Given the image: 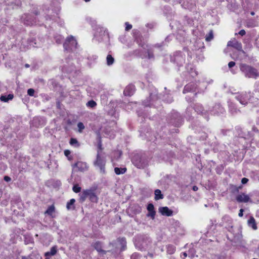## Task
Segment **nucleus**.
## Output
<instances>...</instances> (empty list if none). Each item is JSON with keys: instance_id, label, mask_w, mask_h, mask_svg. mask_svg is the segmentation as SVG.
<instances>
[{"instance_id": "nucleus-1", "label": "nucleus", "mask_w": 259, "mask_h": 259, "mask_svg": "<svg viewBox=\"0 0 259 259\" xmlns=\"http://www.w3.org/2000/svg\"><path fill=\"white\" fill-rule=\"evenodd\" d=\"M134 243L137 248L142 250L149 246L151 243V240L147 235H138L135 237Z\"/></svg>"}, {"instance_id": "nucleus-2", "label": "nucleus", "mask_w": 259, "mask_h": 259, "mask_svg": "<svg viewBox=\"0 0 259 259\" xmlns=\"http://www.w3.org/2000/svg\"><path fill=\"white\" fill-rule=\"evenodd\" d=\"M108 39L109 35L107 29L103 27L98 26L94 34V40L100 42L107 40Z\"/></svg>"}, {"instance_id": "nucleus-3", "label": "nucleus", "mask_w": 259, "mask_h": 259, "mask_svg": "<svg viewBox=\"0 0 259 259\" xmlns=\"http://www.w3.org/2000/svg\"><path fill=\"white\" fill-rule=\"evenodd\" d=\"M95 190V189L92 188L83 190L79 194L80 200L81 202H83L87 198H89L92 202H97L98 198Z\"/></svg>"}, {"instance_id": "nucleus-4", "label": "nucleus", "mask_w": 259, "mask_h": 259, "mask_svg": "<svg viewBox=\"0 0 259 259\" xmlns=\"http://www.w3.org/2000/svg\"><path fill=\"white\" fill-rule=\"evenodd\" d=\"M240 69L245 76L249 78H255L258 75L255 68L245 64H241Z\"/></svg>"}, {"instance_id": "nucleus-5", "label": "nucleus", "mask_w": 259, "mask_h": 259, "mask_svg": "<svg viewBox=\"0 0 259 259\" xmlns=\"http://www.w3.org/2000/svg\"><path fill=\"white\" fill-rule=\"evenodd\" d=\"M132 162L137 168H144L148 166L149 161L145 156L137 155L133 157Z\"/></svg>"}, {"instance_id": "nucleus-6", "label": "nucleus", "mask_w": 259, "mask_h": 259, "mask_svg": "<svg viewBox=\"0 0 259 259\" xmlns=\"http://www.w3.org/2000/svg\"><path fill=\"white\" fill-rule=\"evenodd\" d=\"M77 43L75 38L72 35L67 37L63 44L64 49L66 51H73L77 48Z\"/></svg>"}, {"instance_id": "nucleus-7", "label": "nucleus", "mask_w": 259, "mask_h": 259, "mask_svg": "<svg viewBox=\"0 0 259 259\" xmlns=\"http://www.w3.org/2000/svg\"><path fill=\"white\" fill-rule=\"evenodd\" d=\"M106 159L105 157L102 156L99 151H98V153L96 157V160L94 161V164L95 166L98 167L100 170V172L102 174L105 173V166Z\"/></svg>"}, {"instance_id": "nucleus-8", "label": "nucleus", "mask_w": 259, "mask_h": 259, "mask_svg": "<svg viewBox=\"0 0 259 259\" xmlns=\"http://www.w3.org/2000/svg\"><path fill=\"white\" fill-rule=\"evenodd\" d=\"M251 93L249 92H242L236 94L235 98L240 103V104L245 105L248 103V102L251 97Z\"/></svg>"}, {"instance_id": "nucleus-9", "label": "nucleus", "mask_w": 259, "mask_h": 259, "mask_svg": "<svg viewBox=\"0 0 259 259\" xmlns=\"http://www.w3.org/2000/svg\"><path fill=\"white\" fill-rule=\"evenodd\" d=\"M171 61L177 64L178 66H182L185 62V54L180 51L176 52L171 58Z\"/></svg>"}, {"instance_id": "nucleus-10", "label": "nucleus", "mask_w": 259, "mask_h": 259, "mask_svg": "<svg viewBox=\"0 0 259 259\" xmlns=\"http://www.w3.org/2000/svg\"><path fill=\"white\" fill-rule=\"evenodd\" d=\"M21 20L24 24L26 25H32L38 24L35 20V19L32 18V17L30 14H24L21 17Z\"/></svg>"}, {"instance_id": "nucleus-11", "label": "nucleus", "mask_w": 259, "mask_h": 259, "mask_svg": "<svg viewBox=\"0 0 259 259\" xmlns=\"http://www.w3.org/2000/svg\"><path fill=\"white\" fill-rule=\"evenodd\" d=\"M142 47L143 49V52L145 53V54L144 55V58H147L149 59L154 58V55L153 54V51L151 47L147 44H143L142 46Z\"/></svg>"}, {"instance_id": "nucleus-12", "label": "nucleus", "mask_w": 259, "mask_h": 259, "mask_svg": "<svg viewBox=\"0 0 259 259\" xmlns=\"http://www.w3.org/2000/svg\"><path fill=\"white\" fill-rule=\"evenodd\" d=\"M73 167L77 168L78 171L84 172L88 169L89 166L86 162L78 161L73 165Z\"/></svg>"}, {"instance_id": "nucleus-13", "label": "nucleus", "mask_w": 259, "mask_h": 259, "mask_svg": "<svg viewBox=\"0 0 259 259\" xmlns=\"http://www.w3.org/2000/svg\"><path fill=\"white\" fill-rule=\"evenodd\" d=\"M150 99H147V100L143 101V104L144 106H155L154 105V101L158 99V97L156 95L151 94L149 97Z\"/></svg>"}, {"instance_id": "nucleus-14", "label": "nucleus", "mask_w": 259, "mask_h": 259, "mask_svg": "<svg viewBox=\"0 0 259 259\" xmlns=\"http://www.w3.org/2000/svg\"><path fill=\"white\" fill-rule=\"evenodd\" d=\"M159 212L162 215L166 217H170L173 214V211L167 206L160 207Z\"/></svg>"}, {"instance_id": "nucleus-15", "label": "nucleus", "mask_w": 259, "mask_h": 259, "mask_svg": "<svg viewBox=\"0 0 259 259\" xmlns=\"http://www.w3.org/2000/svg\"><path fill=\"white\" fill-rule=\"evenodd\" d=\"M229 110L230 113L233 115L237 114L240 112V110L236 107L235 104L232 102H228Z\"/></svg>"}, {"instance_id": "nucleus-16", "label": "nucleus", "mask_w": 259, "mask_h": 259, "mask_svg": "<svg viewBox=\"0 0 259 259\" xmlns=\"http://www.w3.org/2000/svg\"><path fill=\"white\" fill-rule=\"evenodd\" d=\"M236 199L238 202L246 203L250 201V197L248 195L245 193H241L236 196Z\"/></svg>"}, {"instance_id": "nucleus-17", "label": "nucleus", "mask_w": 259, "mask_h": 259, "mask_svg": "<svg viewBox=\"0 0 259 259\" xmlns=\"http://www.w3.org/2000/svg\"><path fill=\"white\" fill-rule=\"evenodd\" d=\"M227 46L228 47H233L238 51H242L241 44L236 40L229 41L228 42Z\"/></svg>"}, {"instance_id": "nucleus-18", "label": "nucleus", "mask_w": 259, "mask_h": 259, "mask_svg": "<svg viewBox=\"0 0 259 259\" xmlns=\"http://www.w3.org/2000/svg\"><path fill=\"white\" fill-rule=\"evenodd\" d=\"M196 88V85L195 83L190 82L185 86L183 92L184 94H186L188 92L195 91Z\"/></svg>"}, {"instance_id": "nucleus-19", "label": "nucleus", "mask_w": 259, "mask_h": 259, "mask_svg": "<svg viewBox=\"0 0 259 259\" xmlns=\"http://www.w3.org/2000/svg\"><path fill=\"white\" fill-rule=\"evenodd\" d=\"M135 91V86L133 84H130L125 88L123 93L125 96H131L134 94Z\"/></svg>"}, {"instance_id": "nucleus-20", "label": "nucleus", "mask_w": 259, "mask_h": 259, "mask_svg": "<svg viewBox=\"0 0 259 259\" xmlns=\"http://www.w3.org/2000/svg\"><path fill=\"white\" fill-rule=\"evenodd\" d=\"M147 209L148 211L147 216L150 217L153 220L155 218L156 213L154 210V205L152 203H150L148 205Z\"/></svg>"}, {"instance_id": "nucleus-21", "label": "nucleus", "mask_w": 259, "mask_h": 259, "mask_svg": "<svg viewBox=\"0 0 259 259\" xmlns=\"http://www.w3.org/2000/svg\"><path fill=\"white\" fill-rule=\"evenodd\" d=\"M225 110L224 108L220 104H218L215 105V106L213 107V109L210 111L212 114H219L220 113H223L224 112Z\"/></svg>"}, {"instance_id": "nucleus-22", "label": "nucleus", "mask_w": 259, "mask_h": 259, "mask_svg": "<svg viewBox=\"0 0 259 259\" xmlns=\"http://www.w3.org/2000/svg\"><path fill=\"white\" fill-rule=\"evenodd\" d=\"M95 249L100 254H104L106 253V251L102 249V243L100 242H96L94 245Z\"/></svg>"}, {"instance_id": "nucleus-23", "label": "nucleus", "mask_w": 259, "mask_h": 259, "mask_svg": "<svg viewBox=\"0 0 259 259\" xmlns=\"http://www.w3.org/2000/svg\"><path fill=\"white\" fill-rule=\"evenodd\" d=\"M195 111L198 114H205L206 111L203 109V108L202 106V105L200 104H196L193 107Z\"/></svg>"}, {"instance_id": "nucleus-24", "label": "nucleus", "mask_w": 259, "mask_h": 259, "mask_svg": "<svg viewBox=\"0 0 259 259\" xmlns=\"http://www.w3.org/2000/svg\"><path fill=\"white\" fill-rule=\"evenodd\" d=\"M14 95L13 94H9L8 95H3L0 97L1 101L4 102H7L9 100H11L13 99Z\"/></svg>"}, {"instance_id": "nucleus-25", "label": "nucleus", "mask_w": 259, "mask_h": 259, "mask_svg": "<svg viewBox=\"0 0 259 259\" xmlns=\"http://www.w3.org/2000/svg\"><path fill=\"white\" fill-rule=\"evenodd\" d=\"M55 207L54 205H52L48 208L47 210L45 211V214L50 215L52 218H54V217L53 216V213L55 212Z\"/></svg>"}, {"instance_id": "nucleus-26", "label": "nucleus", "mask_w": 259, "mask_h": 259, "mask_svg": "<svg viewBox=\"0 0 259 259\" xmlns=\"http://www.w3.org/2000/svg\"><path fill=\"white\" fill-rule=\"evenodd\" d=\"M75 200L73 198L70 199L69 201L67 203L66 207L68 210H73L75 208L74 203Z\"/></svg>"}, {"instance_id": "nucleus-27", "label": "nucleus", "mask_w": 259, "mask_h": 259, "mask_svg": "<svg viewBox=\"0 0 259 259\" xmlns=\"http://www.w3.org/2000/svg\"><path fill=\"white\" fill-rule=\"evenodd\" d=\"M115 62L114 58L111 55L108 54L106 57V64L108 66H110L112 65Z\"/></svg>"}, {"instance_id": "nucleus-28", "label": "nucleus", "mask_w": 259, "mask_h": 259, "mask_svg": "<svg viewBox=\"0 0 259 259\" xmlns=\"http://www.w3.org/2000/svg\"><path fill=\"white\" fill-rule=\"evenodd\" d=\"M248 225L252 227L253 230L257 229V226L255 223V219L253 217H251L248 221Z\"/></svg>"}, {"instance_id": "nucleus-29", "label": "nucleus", "mask_w": 259, "mask_h": 259, "mask_svg": "<svg viewBox=\"0 0 259 259\" xmlns=\"http://www.w3.org/2000/svg\"><path fill=\"white\" fill-rule=\"evenodd\" d=\"M155 199L158 200L163 198V195L162 194L161 192L159 189H156L154 192Z\"/></svg>"}, {"instance_id": "nucleus-30", "label": "nucleus", "mask_w": 259, "mask_h": 259, "mask_svg": "<svg viewBox=\"0 0 259 259\" xmlns=\"http://www.w3.org/2000/svg\"><path fill=\"white\" fill-rule=\"evenodd\" d=\"M176 251V247L171 244L166 246V251L169 254H172Z\"/></svg>"}, {"instance_id": "nucleus-31", "label": "nucleus", "mask_w": 259, "mask_h": 259, "mask_svg": "<svg viewBox=\"0 0 259 259\" xmlns=\"http://www.w3.org/2000/svg\"><path fill=\"white\" fill-rule=\"evenodd\" d=\"M57 252V248L55 246H53L51 248L50 251H48L45 253V256L47 257L49 256L54 255ZM46 259H47L46 258Z\"/></svg>"}, {"instance_id": "nucleus-32", "label": "nucleus", "mask_w": 259, "mask_h": 259, "mask_svg": "<svg viewBox=\"0 0 259 259\" xmlns=\"http://www.w3.org/2000/svg\"><path fill=\"white\" fill-rule=\"evenodd\" d=\"M126 171V168H119V167H115L114 168V171L116 175H121L124 174Z\"/></svg>"}, {"instance_id": "nucleus-33", "label": "nucleus", "mask_w": 259, "mask_h": 259, "mask_svg": "<svg viewBox=\"0 0 259 259\" xmlns=\"http://www.w3.org/2000/svg\"><path fill=\"white\" fill-rule=\"evenodd\" d=\"M70 144L75 147H78L79 146L77 140L76 139L71 138L70 140Z\"/></svg>"}, {"instance_id": "nucleus-34", "label": "nucleus", "mask_w": 259, "mask_h": 259, "mask_svg": "<svg viewBox=\"0 0 259 259\" xmlns=\"http://www.w3.org/2000/svg\"><path fill=\"white\" fill-rule=\"evenodd\" d=\"M118 241L120 242V244L121 245V246H122L121 249L122 250H124V247L126 246V243L125 239L124 238H119Z\"/></svg>"}, {"instance_id": "nucleus-35", "label": "nucleus", "mask_w": 259, "mask_h": 259, "mask_svg": "<svg viewBox=\"0 0 259 259\" xmlns=\"http://www.w3.org/2000/svg\"><path fill=\"white\" fill-rule=\"evenodd\" d=\"M222 220L228 224V225L231 224L232 220L229 215H225L223 217Z\"/></svg>"}, {"instance_id": "nucleus-36", "label": "nucleus", "mask_w": 259, "mask_h": 259, "mask_svg": "<svg viewBox=\"0 0 259 259\" xmlns=\"http://www.w3.org/2000/svg\"><path fill=\"white\" fill-rule=\"evenodd\" d=\"M81 189V187L78 184L74 185L72 188V190L74 192L76 193L80 192Z\"/></svg>"}, {"instance_id": "nucleus-37", "label": "nucleus", "mask_w": 259, "mask_h": 259, "mask_svg": "<svg viewBox=\"0 0 259 259\" xmlns=\"http://www.w3.org/2000/svg\"><path fill=\"white\" fill-rule=\"evenodd\" d=\"M97 104L96 102H95L93 100H91L88 102L87 103V105L88 107H91V108H94L96 106Z\"/></svg>"}, {"instance_id": "nucleus-38", "label": "nucleus", "mask_w": 259, "mask_h": 259, "mask_svg": "<svg viewBox=\"0 0 259 259\" xmlns=\"http://www.w3.org/2000/svg\"><path fill=\"white\" fill-rule=\"evenodd\" d=\"M213 38V32L212 30L210 31L208 34L206 36L205 40L207 41H210Z\"/></svg>"}, {"instance_id": "nucleus-39", "label": "nucleus", "mask_w": 259, "mask_h": 259, "mask_svg": "<svg viewBox=\"0 0 259 259\" xmlns=\"http://www.w3.org/2000/svg\"><path fill=\"white\" fill-rule=\"evenodd\" d=\"M55 40H56V42L58 44H60L62 42V41H63V37L61 35H57L55 37Z\"/></svg>"}, {"instance_id": "nucleus-40", "label": "nucleus", "mask_w": 259, "mask_h": 259, "mask_svg": "<svg viewBox=\"0 0 259 259\" xmlns=\"http://www.w3.org/2000/svg\"><path fill=\"white\" fill-rule=\"evenodd\" d=\"M29 45L30 46H32L33 47H37V46H35L36 45V39L35 38H31L29 40Z\"/></svg>"}, {"instance_id": "nucleus-41", "label": "nucleus", "mask_w": 259, "mask_h": 259, "mask_svg": "<svg viewBox=\"0 0 259 259\" xmlns=\"http://www.w3.org/2000/svg\"><path fill=\"white\" fill-rule=\"evenodd\" d=\"M246 25L248 27H254L256 25L255 24L254 21H253V20H249L247 22Z\"/></svg>"}, {"instance_id": "nucleus-42", "label": "nucleus", "mask_w": 259, "mask_h": 259, "mask_svg": "<svg viewBox=\"0 0 259 259\" xmlns=\"http://www.w3.org/2000/svg\"><path fill=\"white\" fill-rule=\"evenodd\" d=\"M77 127L78 128V131L79 132H81L82 131L84 128V126L83 124L81 122L78 123Z\"/></svg>"}, {"instance_id": "nucleus-43", "label": "nucleus", "mask_w": 259, "mask_h": 259, "mask_svg": "<svg viewBox=\"0 0 259 259\" xmlns=\"http://www.w3.org/2000/svg\"><path fill=\"white\" fill-rule=\"evenodd\" d=\"M131 259H140V254L138 253H134L131 256Z\"/></svg>"}, {"instance_id": "nucleus-44", "label": "nucleus", "mask_w": 259, "mask_h": 259, "mask_svg": "<svg viewBox=\"0 0 259 259\" xmlns=\"http://www.w3.org/2000/svg\"><path fill=\"white\" fill-rule=\"evenodd\" d=\"M125 30L126 31H129L130 29L132 28V25L130 24H129L128 22H126L125 23Z\"/></svg>"}, {"instance_id": "nucleus-45", "label": "nucleus", "mask_w": 259, "mask_h": 259, "mask_svg": "<svg viewBox=\"0 0 259 259\" xmlns=\"http://www.w3.org/2000/svg\"><path fill=\"white\" fill-rule=\"evenodd\" d=\"M27 94L30 96H33L34 94V90L32 89H29L27 91Z\"/></svg>"}, {"instance_id": "nucleus-46", "label": "nucleus", "mask_w": 259, "mask_h": 259, "mask_svg": "<svg viewBox=\"0 0 259 259\" xmlns=\"http://www.w3.org/2000/svg\"><path fill=\"white\" fill-rule=\"evenodd\" d=\"M235 65V63L233 61H231L228 63V67L231 68L234 66Z\"/></svg>"}, {"instance_id": "nucleus-47", "label": "nucleus", "mask_w": 259, "mask_h": 259, "mask_svg": "<svg viewBox=\"0 0 259 259\" xmlns=\"http://www.w3.org/2000/svg\"><path fill=\"white\" fill-rule=\"evenodd\" d=\"M248 179L246 178H243L241 180V183L243 184H246L248 182Z\"/></svg>"}, {"instance_id": "nucleus-48", "label": "nucleus", "mask_w": 259, "mask_h": 259, "mask_svg": "<svg viewBox=\"0 0 259 259\" xmlns=\"http://www.w3.org/2000/svg\"><path fill=\"white\" fill-rule=\"evenodd\" d=\"M246 32L244 29L241 30L239 32L238 34H240L241 36H243L245 34Z\"/></svg>"}, {"instance_id": "nucleus-49", "label": "nucleus", "mask_w": 259, "mask_h": 259, "mask_svg": "<svg viewBox=\"0 0 259 259\" xmlns=\"http://www.w3.org/2000/svg\"><path fill=\"white\" fill-rule=\"evenodd\" d=\"M4 180L6 182H10L11 180V179L9 176H5L4 178Z\"/></svg>"}, {"instance_id": "nucleus-50", "label": "nucleus", "mask_w": 259, "mask_h": 259, "mask_svg": "<svg viewBox=\"0 0 259 259\" xmlns=\"http://www.w3.org/2000/svg\"><path fill=\"white\" fill-rule=\"evenodd\" d=\"M98 148L99 149V150L100 151H101L102 150V143H101V141L100 139V140L99 141V143H98Z\"/></svg>"}, {"instance_id": "nucleus-51", "label": "nucleus", "mask_w": 259, "mask_h": 259, "mask_svg": "<svg viewBox=\"0 0 259 259\" xmlns=\"http://www.w3.org/2000/svg\"><path fill=\"white\" fill-rule=\"evenodd\" d=\"M187 256V253L185 252L182 253V254L181 255V257L183 259L185 258Z\"/></svg>"}, {"instance_id": "nucleus-52", "label": "nucleus", "mask_w": 259, "mask_h": 259, "mask_svg": "<svg viewBox=\"0 0 259 259\" xmlns=\"http://www.w3.org/2000/svg\"><path fill=\"white\" fill-rule=\"evenodd\" d=\"M178 120H179V122H178L177 123H175L176 126H179L181 124V122H182V119H181V118L180 117V118L178 119Z\"/></svg>"}, {"instance_id": "nucleus-53", "label": "nucleus", "mask_w": 259, "mask_h": 259, "mask_svg": "<svg viewBox=\"0 0 259 259\" xmlns=\"http://www.w3.org/2000/svg\"><path fill=\"white\" fill-rule=\"evenodd\" d=\"M243 209H240V211H239V214H238V215L239 217H242L243 216Z\"/></svg>"}, {"instance_id": "nucleus-54", "label": "nucleus", "mask_w": 259, "mask_h": 259, "mask_svg": "<svg viewBox=\"0 0 259 259\" xmlns=\"http://www.w3.org/2000/svg\"><path fill=\"white\" fill-rule=\"evenodd\" d=\"M70 154V152L69 150H65L64 154L65 155V156H68Z\"/></svg>"}, {"instance_id": "nucleus-55", "label": "nucleus", "mask_w": 259, "mask_h": 259, "mask_svg": "<svg viewBox=\"0 0 259 259\" xmlns=\"http://www.w3.org/2000/svg\"><path fill=\"white\" fill-rule=\"evenodd\" d=\"M168 99H167L166 100V102L167 103H171V102H172V101H173L172 98L171 97H169V96H168Z\"/></svg>"}, {"instance_id": "nucleus-56", "label": "nucleus", "mask_w": 259, "mask_h": 259, "mask_svg": "<svg viewBox=\"0 0 259 259\" xmlns=\"http://www.w3.org/2000/svg\"><path fill=\"white\" fill-rule=\"evenodd\" d=\"M191 109H192L190 107H188V108H187V109L186 110V114H187L188 116L190 115L189 112H190V110H191Z\"/></svg>"}, {"instance_id": "nucleus-57", "label": "nucleus", "mask_w": 259, "mask_h": 259, "mask_svg": "<svg viewBox=\"0 0 259 259\" xmlns=\"http://www.w3.org/2000/svg\"><path fill=\"white\" fill-rule=\"evenodd\" d=\"M190 252L191 253V257H193L195 256L193 251H192V250L189 251V253H190Z\"/></svg>"}, {"instance_id": "nucleus-58", "label": "nucleus", "mask_w": 259, "mask_h": 259, "mask_svg": "<svg viewBox=\"0 0 259 259\" xmlns=\"http://www.w3.org/2000/svg\"><path fill=\"white\" fill-rule=\"evenodd\" d=\"M164 45V42H162L161 44H156L155 45V47H161V46H163Z\"/></svg>"}, {"instance_id": "nucleus-59", "label": "nucleus", "mask_w": 259, "mask_h": 259, "mask_svg": "<svg viewBox=\"0 0 259 259\" xmlns=\"http://www.w3.org/2000/svg\"><path fill=\"white\" fill-rule=\"evenodd\" d=\"M192 189L194 191H196L198 190V187L196 186H193Z\"/></svg>"}, {"instance_id": "nucleus-60", "label": "nucleus", "mask_w": 259, "mask_h": 259, "mask_svg": "<svg viewBox=\"0 0 259 259\" xmlns=\"http://www.w3.org/2000/svg\"><path fill=\"white\" fill-rule=\"evenodd\" d=\"M87 21H88V22H94L95 21L94 20H92V19L91 18H87Z\"/></svg>"}, {"instance_id": "nucleus-61", "label": "nucleus", "mask_w": 259, "mask_h": 259, "mask_svg": "<svg viewBox=\"0 0 259 259\" xmlns=\"http://www.w3.org/2000/svg\"><path fill=\"white\" fill-rule=\"evenodd\" d=\"M22 259H32L30 256H23Z\"/></svg>"}, {"instance_id": "nucleus-62", "label": "nucleus", "mask_w": 259, "mask_h": 259, "mask_svg": "<svg viewBox=\"0 0 259 259\" xmlns=\"http://www.w3.org/2000/svg\"><path fill=\"white\" fill-rule=\"evenodd\" d=\"M170 37V36H169L165 38V42L168 41H169V37Z\"/></svg>"}, {"instance_id": "nucleus-63", "label": "nucleus", "mask_w": 259, "mask_h": 259, "mask_svg": "<svg viewBox=\"0 0 259 259\" xmlns=\"http://www.w3.org/2000/svg\"><path fill=\"white\" fill-rule=\"evenodd\" d=\"M250 14L252 15V16H253L254 15V12H251Z\"/></svg>"}, {"instance_id": "nucleus-64", "label": "nucleus", "mask_w": 259, "mask_h": 259, "mask_svg": "<svg viewBox=\"0 0 259 259\" xmlns=\"http://www.w3.org/2000/svg\"><path fill=\"white\" fill-rule=\"evenodd\" d=\"M25 67H27V68H28V67H29V65L28 64H26L25 65Z\"/></svg>"}]
</instances>
